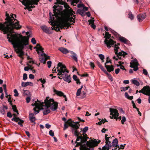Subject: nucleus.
<instances>
[{
	"mask_svg": "<svg viewBox=\"0 0 150 150\" xmlns=\"http://www.w3.org/2000/svg\"><path fill=\"white\" fill-rule=\"evenodd\" d=\"M13 14L11 13L9 16L6 13V21L3 24L1 23V30L4 34H7V38L9 42L11 43L15 49L16 53L19 57L23 59V55L24 52L23 50L25 46L28 45L30 35L23 36L20 34L14 33L13 29H19L21 28L19 25V21L13 17Z\"/></svg>",
	"mask_w": 150,
	"mask_h": 150,
	"instance_id": "obj_1",
	"label": "nucleus"
},
{
	"mask_svg": "<svg viewBox=\"0 0 150 150\" xmlns=\"http://www.w3.org/2000/svg\"><path fill=\"white\" fill-rule=\"evenodd\" d=\"M75 22L74 18L73 17H67L59 23V27L61 29L64 28V27H67V28H68L69 27H71V25L73 24Z\"/></svg>",
	"mask_w": 150,
	"mask_h": 150,
	"instance_id": "obj_2",
	"label": "nucleus"
},
{
	"mask_svg": "<svg viewBox=\"0 0 150 150\" xmlns=\"http://www.w3.org/2000/svg\"><path fill=\"white\" fill-rule=\"evenodd\" d=\"M58 72L57 75L62 77L63 79L65 81L70 83L71 82V78L70 75H68L67 73L69 71L67 70H57Z\"/></svg>",
	"mask_w": 150,
	"mask_h": 150,
	"instance_id": "obj_3",
	"label": "nucleus"
},
{
	"mask_svg": "<svg viewBox=\"0 0 150 150\" xmlns=\"http://www.w3.org/2000/svg\"><path fill=\"white\" fill-rule=\"evenodd\" d=\"M49 98H47L45 100V104L47 105L48 107L50 108V109L52 111L56 110L58 106V103L54 102L53 99H49Z\"/></svg>",
	"mask_w": 150,
	"mask_h": 150,
	"instance_id": "obj_4",
	"label": "nucleus"
},
{
	"mask_svg": "<svg viewBox=\"0 0 150 150\" xmlns=\"http://www.w3.org/2000/svg\"><path fill=\"white\" fill-rule=\"evenodd\" d=\"M56 1L57 2L54 3L55 4H64V7L69 12L67 17H73L74 18V19H75V16L73 14V13H75V12L73 11L72 10L69 6L67 3H65L62 0H56Z\"/></svg>",
	"mask_w": 150,
	"mask_h": 150,
	"instance_id": "obj_5",
	"label": "nucleus"
},
{
	"mask_svg": "<svg viewBox=\"0 0 150 150\" xmlns=\"http://www.w3.org/2000/svg\"><path fill=\"white\" fill-rule=\"evenodd\" d=\"M115 48L114 49V50L115 51V53L117 55L116 56H114L113 57V59L115 60L116 61L118 60L119 59H121V56H122L123 57L127 54V53L126 52L122 51L121 52H119L118 53L117 49L119 48V47L117 45L115 44L114 45Z\"/></svg>",
	"mask_w": 150,
	"mask_h": 150,
	"instance_id": "obj_6",
	"label": "nucleus"
},
{
	"mask_svg": "<svg viewBox=\"0 0 150 150\" xmlns=\"http://www.w3.org/2000/svg\"><path fill=\"white\" fill-rule=\"evenodd\" d=\"M111 35L108 32H106L105 37V43L107 47L110 48L111 46L114 45V41L112 39H110L108 40L110 37Z\"/></svg>",
	"mask_w": 150,
	"mask_h": 150,
	"instance_id": "obj_7",
	"label": "nucleus"
},
{
	"mask_svg": "<svg viewBox=\"0 0 150 150\" xmlns=\"http://www.w3.org/2000/svg\"><path fill=\"white\" fill-rule=\"evenodd\" d=\"M66 123L72 127L71 129H74L75 131L76 130L78 131L77 129H79L80 126L79 122H75L72 121L70 119L66 121Z\"/></svg>",
	"mask_w": 150,
	"mask_h": 150,
	"instance_id": "obj_8",
	"label": "nucleus"
},
{
	"mask_svg": "<svg viewBox=\"0 0 150 150\" xmlns=\"http://www.w3.org/2000/svg\"><path fill=\"white\" fill-rule=\"evenodd\" d=\"M42 102H40L38 100H37V101H35L34 104H32L31 105L33 106H35V107L33 108L34 112L35 114H37L39 112V109L41 108V106L42 105Z\"/></svg>",
	"mask_w": 150,
	"mask_h": 150,
	"instance_id": "obj_9",
	"label": "nucleus"
},
{
	"mask_svg": "<svg viewBox=\"0 0 150 150\" xmlns=\"http://www.w3.org/2000/svg\"><path fill=\"white\" fill-rule=\"evenodd\" d=\"M100 141L99 140L98 141L95 139L94 140H91L87 141L86 144L87 146L90 148H93L98 146V144L100 143Z\"/></svg>",
	"mask_w": 150,
	"mask_h": 150,
	"instance_id": "obj_10",
	"label": "nucleus"
},
{
	"mask_svg": "<svg viewBox=\"0 0 150 150\" xmlns=\"http://www.w3.org/2000/svg\"><path fill=\"white\" fill-rule=\"evenodd\" d=\"M42 105L41 108L39 109V110H43V113L44 115H46L50 112L49 108L46 104H45V102H42Z\"/></svg>",
	"mask_w": 150,
	"mask_h": 150,
	"instance_id": "obj_11",
	"label": "nucleus"
},
{
	"mask_svg": "<svg viewBox=\"0 0 150 150\" xmlns=\"http://www.w3.org/2000/svg\"><path fill=\"white\" fill-rule=\"evenodd\" d=\"M110 115L112 116H110V118L111 119H116L117 117H118L119 116V114L118 112V111L116 109L110 108Z\"/></svg>",
	"mask_w": 150,
	"mask_h": 150,
	"instance_id": "obj_12",
	"label": "nucleus"
},
{
	"mask_svg": "<svg viewBox=\"0 0 150 150\" xmlns=\"http://www.w3.org/2000/svg\"><path fill=\"white\" fill-rule=\"evenodd\" d=\"M40 0H28L27 1L26 3L24 2V1H22L21 3L23 5L26 6L27 4L29 5H38V2Z\"/></svg>",
	"mask_w": 150,
	"mask_h": 150,
	"instance_id": "obj_13",
	"label": "nucleus"
},
{
	"mask_svg": "<svg viewBox=\"0 0 150 150\" xmlns=\"http://www.w3.org/2000/svg\"><path fill=\"white\" fill-rule=\"evenodd\" d=\"M140 93H142L143 94L146 95H150V87L149 86H145L143 88L139 91Z\"/></svg>",
	"mask_w": 150,
	"mask_h": 150,
	"instance_id": "obj_14",
	"label": "nucleus"
},
{
	"mask_svg": "<svg viewBox=\"0 0 150 150\" xmlns=\"http://www.w3.org/2000/svg\"><path fill=\"white\" fill-rule=\"evenodd\" d=\"M40 28L43 31L46 33L50 34L52 33L50 31V28L48 27L45 25H42Z\"/></svg>",
	"mask_w": 150,
	"mask_h": 150,
	"instance_id": "obj_15",
	"label": "nucleus"
},
{
	"mask_svg": "<svg viewBox=\"0 0 150 150\" xmlns=\"http://www.w3.org/2000/svg\"><path fill=\"white\" fill-rule=\"evenodd\" d=\"M36 115V114H35V112H34V113H30L29 115V118L30 121L31 122L34 123V125L35 124V121L36 120V118L35 117V115Z\"/></svg>",
	"mask_w": 150,
	"mask_h": 150,
	"instance_id": "obj_16",
	"label": "nucleus"
},
{
	"mask_svg": "<svg viewBox=\"0 0 150 150\" xmlns=\"http://www.w3.org/2000/svg\"><path fill=\"white\" fill-rule=\"evenodd\" d=\"M71 131L72 132L74 133V134L77 137L76 142L79 141L80 139L81 140V138H82V135L81 136H79V135L80 134V133L78 131H76V130L75 131L74 129H72Z\"/></svg>",
	"mask_w": 150,
	"mask_h": 150,
	"instance_id": "obj_17",
	"label": "nucleus"
},
{
	"mask_svg": "<svg viewBox=\"0 0 150 150\" xmlns=\"http://www.w3.org/2000/svg\"><path fill=\"white\" fill-rule=\"evenodd\" d=\"M130 64V67L131 68L134 67V66H138L139 65L137 60L136 59L132 60Z\"/></svg>",
	"mask_w": 150,
	"mask_h": 150,
	"instance_id": "obj_18",
	"label": "nucleus"
},
{
	"mask_svg": "<svg viewBox=\"0 0 150 150\" xmlns=\"http://www.w3.org/2000/svg\"><path fill=\"white\" fill-rule=\"evenodd\" d=\"M146 14L144 13L138 15L137 16V18L139 21L140 22L142 21L146 18Z\"/></svg>",
	"mask_w": 150,
	"mask_h": 150,
	"instance_id": "obj_19",
	"label": "nucleus"
},
{
	"mask_svg": "<svg viewBox=\"0 0 150 150\" xmlns=\"http://www.w3.org/2000/svg\"><path fill=\"white\" fill-rule=\"evenodd\" d=\"M57 70H67L66 69V67L63 65L62 63L59 62L58 63L57 65Z\"/></svg>",
	"mask_w": 150,
	"mask_h": 150,
	"instance_id": "obj_20",
	"label": "nucleus"
},
{
	"mask_svg": "<svg viewBox=\"0 0 150 150\" xmlns=\"http://www.w3.org/2000/svg\"><path fill=\"white\" fill-rule=\"evenodd\" d=\"M94 21L93 18H92L91 19L89 20H88V22H89V24L90 25L91 27L95 29L96 28V26L94 24Z\"/></svg>",
	"mask_w": 150,
	"mask_h": 150,
	"instance_id": "obj_21",
	"label": "nucleus"
},
{
	"mask_svg": "<svg viewBox=\"0 0 150 150\" xmlns=\"http://www.w3.org/2000/svg\"><path fill=\"white\" fill-rule=\"evenodd\" d=\"M105 67L106 68L107 71L110 72L112 71H113L114 70V66L112 65L110 66L105 65Z\"/></svg>",
	"mask_w": 150,
	"mask_h": 150,
	"instance_id": "obj_22",
	"label": "nucleus"
},
{
	"mask_svg": "<svg viewBox=\"0 0 150 150\" xmlns=\"http://www.w3.org/2000/svg\"><path fill=\"white\" fill-rule=\"evenodd\" d=\"M62 53L64 54H66L69 53V52L67 49L66 48L61 47L58 49Z\"/></svg>",
	"mask_w": 150,
	"mask_h": 150,
	"instance_id": "obj_23",
	"label": "nucleus"
},
{
	"mask_svg": "<svg viewBox=\"0 0 150 150\" xmlns=\"http://www.w3.org/2000/svg\"><path fill=\"white\" fill-rule=\"evenodd\" d=\"M53 92L59 96H63L64 95V93L62 92L57 90L54 88H53Z\"/></svg>",
	"mask_w": 150,
	"mask_h": 150,
	"instance_id": "obj_24",
	"label": "nucleus"
},
{
	"mask_svg": "<svg viewBox=\"0 0 150 150\" xmlns=\"http://www.w3.org/2000/svg\"><path fill=\"white\" fill-rule=\"evenodd\" d=\"M33 86V83L30 82H22L21 83V86L23 87H26L28 86Z\"/></svg>",
	"mask_w": 150,
	"mask_h": 150,
	"instance_id": "obj_25",
	"label": "nucleus"
},
{
	"mask_svg": "<svg viewBox=\"0 0 150 150\" xmlns=\"http://www.w3.org/2000/svg\"><path fill=\"white\" fill-rule=\"evenodd\" d=\"M87 140V138L84 136H82V138H81V142L77 143V144L79 145H81V144L85 142Z\"/></svg>",
	"mask_w": 150,
	"mask_h": 150,
	"instance_id": "obj_26",
	"label": "nucleus"
},
{
	"mask_svg": "<svg viewBox=\"0 0 150 150\" xmlns=\"http://www.w3.org/2000/svg\"><path fill=\"white\" fill-rule=\"evenodd\" d=\"M119 40L121 42L125 44L129 42L128 40L127 39L123 37H120Z\"/></svg>",
	"mask_w": 150,
	"mask_h": 150,
	"instance_id": "obj_27",
	"label": "nucleus"
},
{
	"mask_svg": "<svg viewBox=\"0 0 150 150\" xmlns=\"http://www.w3.org/2000/svg\"><path fill=\"white\" fill-rule=\"evenodd\" d=\"M49 15H50V19H51V21L50 22H51V25L52 26H54L55 25V23H54L53 21L55 19V18H54V17L53 16H53V15H52V16H51V13H49Z\"/></svg>",
	"mask_w": 150,
	"mask_h": 150,
	"instance_id": "obj_28",
	"label": "nucleus"
},
{
	"mask_svg": "<svg viewBox=\"0 0 150 150\" xmlns=\"http://www.w3.org/2000/svg\"><path fill=\"white\" fill-rule=\"evenodd\" d=\"M118 142V141L117 139L116 138L114 139L112 143V145H111V146H112L114 147L117 146Z\"/></svg>",
	"mask_w": 150,
	"mask_h": 150,
	"instance_id": "obj_29",
	"label": "nucleus"
},
{
	"mask_svg": "<svg viewBox=\"0 0 150 150\" xmlns=\"http://www.w3.org/2000/svg\"><path fill=\"white\" fill-rule=\"evenodd\" d=\"M71 54H72L71 56V57L76 62L78 61V59L77 57L76 54L72 51H70Z\"/></svg>",
	"mask_w": 150,
	"mask_h": 150,
	"instance_id": "obj_30",
	"label": "nucleus"
},
{
	"mask_svg": "<svg viewBox=\"0 0 150 150\" xmlns=\"http://www.w3.org/2000/svg\"><path fill=\"white\" fill-rule=\"evenodd\" d=\"M3 88L4 90V91L5 93L6 97V98H8L9 96H10L9 95H8L7 93V91L6 89V86L5 84H3Z\"/></svg>",
	"mask_w": 150,
	"mask_h": 150,
	"instance_id": "obj_31",
	"label": "nucleus"
},
{
	"mask_svg": "<svg viewBox=\"0 0 150 150\" xmlns=\"http://www.w3.org/2000/svg\"><path fill=\"white\" fill-rule=\"evenodd\" d=\"M41 56L44 57L46 61L47 59H50V57L49 56H47L45 53H43L41 54Z\"/></svg>",
	"mask_w": 150,
	"mask_h": 150,
	"instance_id": "obj_32",
	"label": "nucleus"
},
{
	"mask_svg": "<svg viewBox=\"0 0 150 150\" xmlns=\"http://www.w3.org/2000/svg\"><path fill=\"white\" fill-rule=\"evenodd\" d=\"M83 88V86H82L81 87L79 88L77 91L76 92V95L77 96H79L81 94V89Z\"/></svg>",
	"mask_w": 150,
	"mask_h": 150,
	"instance_id": "obj_33",
	"label": "nucleus"
},
{
	"mask_svg": "<svg viewBox=\"0 0 150 150\" xmlns=\"http://www.w3.org/2000/svg\"><path fill=\"white\" fill-rule=\"evenodd\" d=\"M129 88V86H127L125 87H122L120 88V91H125L128 90Z\"/></svg>",
	"mask_w": 150,
	"mask_h": 150,
	"instance_id": "obj_34",
	"label": "nucleus"
},
{
	"mask_svg": "<svg viewBox=\"0 0 150 150\" xmlns=\"http://www.w3.org/2000/svg\"><path fill=\"white\" fill-rule=\"evenodd\" d=\"M132 82L134 84L137 86H139V85L140 84L139 82L136 80H133Z\"/></svg>",
	"mask_w": 150,
	"mask_h": 150,
	"instance_id": "obj_35",
	"label": "nucleus"
},
{
	"mask_svg": "<svg viewBox=\"0 0 150 150\" xmlns=\"http://www.w3.org/2000/svg\"><path fill=\"white\" fill-rule=\"evenodd\" d=\"M39 60L41 63L45 64L46 63V60L45 58L43 57L42 58H39Z\"/></svg>",
	"mask_w": 150,
	"mask_h": 150,
	"instance_id": "obj_36",
	"label": "nucleus"
},
{
	"mask_svg": "<svg viewBox=\"0 0 150 150\" xmlns=\"http://www.w3.org/2000/svg\"><path fill=\"white\" fill-rule=\"evenodd\" d=\"M110 147L105 144V145L103 147L102 150H109Z\"/></svg>",
	"mask_w": 150,
	"mask_h": 150,
	"instance_id": "obj_37",
	"label": "nucleus"
},
{
	"mask_svg": "<svg viewBox=\"0 0 150 150\" xmlns=\"http://www.w3.org/2000/svg\"><path fill=\"white\" fill-rule=\"evenodd\" d=\"M57 8V6L54 5L53 7V8L54 9L53 10L54 13V15L53 16H55V17H57L58 15V13L56 12V8Z\"/></svg>",
	"mask_w": 150,
	"mask_h": 150,
	"instance_id": "obj_38",
	"label": "nucleus"
},
{
	"mask_svg": "<svg viewBox=\"0 0 150 150\" xmlns=\"http://www.w3.org/2000/svg\"><path fill=\"white\" fill-rule=\"evenodd\" d=\"M12 109L13 110V111L17 113L18 114V111L17 110L16 107L15 105H13L12 106Z\"/></svg>",
	"mask_w": 150,
	"mask_h": 150,
	"instance_id": "obj_39",
	"label": "nucleus"
},
{
	"mask_svg": "<svg viewBox=\"0 0 150 150\" xmlns=\"http://www.w3.org/2000/svg\"><path fill=\"white\" fill-rule=\"evenodd\" d=\"M106 140L105 143L106 144L108 145V146H110V147L111 146V142L109 140V139H106Z\"/></svg>",
	"mask_w": 150,
	"mask_h": 150,
	"instance_id": "obj_40",
	"label": "nucleus"
},
{
	"mask_svg": "<svg viewBox=\"0 0 150 150\" xmlns=\"http://www.w3.org/2000/svg\"><path fill=\"white\" fill-rule=\"evenodd\" d=\"M88 127H86L83 128V135H84V134H85L86 132L88 130Z\"/></svg>",
	"mask_w": 150,
	"mask_h": 150,
	"instance_id": "obj_41",
	"label": "nucleus"
},
{
	"mask_svg": "<svg viewBox=\"0 0 150 150\" xmlns=\"http://www.w3.org/2000/svg\"><path fill=\"white\" fill-rule=\"evenodd\" d=\"M77 12L79 13L82 16L84 13V11L83 10H81L79 9L77 10Z\"/></svg>",
	"mask_w": 150,
	"mask_h": 150,
	"instance_id": "obj_42",
	"label": "nucleus"
},
{
	"mask_svg": "<svg viewBox=\"0 0 150 150\" xmlns=\"http://www.w3.org/2000/svg\"><path fill=\"white\" fill-rule=\"evenodd\" d=\"M3 91V90L2 88L1 87L0 92H1V93H1V95L0 98H1V99H3L4 97V94L3 93H2Z\"/></svg>",
	"mask_w": 150,
	"mask_h": 150,
	"instance_id": "obj_43",
	"label": "nucleus"
},
{
	"mask_svg": "<svg viewBox=\"0 0 150 150\" xmlns=\"http://www.w3.org/2000/svg\"><path fill=\"white\" fill-rule=\"evenodd\" d=\"M128 15L129 16V18H130L131 20H133L134 19V16L131 12H130Z\"/></svg>",
	"mask_w": 150,
	"mask_h": 150,
	"instance_id": "obj_44",
	"label": "nucleus"
},
{
	"mask_svg": "<svg viewBox=\"0 0 150 150\" xmlns=\"http://www.w3.org/2000/svg\"><path fill=\"white\" fill-rule=\"evenodd\" d=\"M29 93V92L28 91L25 90L24 91L23 93V95L24 96H26L28 95V94Z\"/></svg>",
	"mask_w": 150,
	"mask_h": 150,
	"instance_id": "obj_45",
	"label": "nucleus"
},
{
	"mask_svg": "<svg viewBox=\"0 0 150 150\" xmlns=\"http://www.w3.org/2000/svg\"><path fill=\"white\" fill-rule=\"evenodd\" d=\"M19 121H20L18 122V124L20 125L21 127H22L23 125L22 123L24 122V121L21 119H20Z\"/></svg>",
	"mask_w": 150,
	"mask_h": 150,
	"instance_id": "obj_46",
	"label": "nucleus"
},
{
	"mask_svg": "<svg viewBox=\"0 0 150 150\" xmlns=\"http://www.w3.org/2000/svg\"><path fill=\"white\" fill-rule=\"evenodd\" d=\"M51 28L52 30H55L56 31H60V29L58 28L57 27H51Z\"/></svg>",
	"mask_w": 150,
	"mask_h": 150,
	"instance_id": "obj_47",
	"label": "nucleus"
},
{
	"mask_svg": "<svg viewBox=\"0 0 150 150\" xmlns=\"http://www.w3.org/2000/svg\"><path fill=\"white\" fill-rule=\"evenodd\" d=\"M80 150H94V149L92 148L91 150L89 148L84 147L81 149Z\"/></svg>",
	"mask_w": 150,
	"mask_h": 150,
	"instance_id": "obj_48",
	"label": "nucleus"
},
{
	"mask_svg": "<svg viewBox=\"0 0 150 150\" xmlns=\"http://www.w3.org/2000/svg\"><path fill=\"white\" fill-rule=\"evenodd\" d=\"M32 5H29L28 4H27V5L25 6H27V8L28 9L33 8L35 7V6H33Z\"/></svg>",
	"mask_w": 150,
	"mask_h": 150,
	"instance_id": "obj_49",
	"label": "nucleus"
},
{
	"mask_svg": "<svg viewBox=\"0 0 150 150\" xmlns=\"http://www.w3.org/2000/svg\"><path fill=\"white\" fill-rule=\"evenodd\" d=\"M126 121V118L125 116H123L122 117V120L121 121V122L122 124H124V122H125Z\"/></svg>",
	"mask_w": 150,
	"mask_h": 150,
	"instance_id": "obj_50",
	"label": "nucleus"
},
{
	"mask_svg": "<svg viewBox=\"0 0 150 150\" xmlns=\"http://www.w3.org/2000/svg\"><path fill=\"white\" fill-rule=\"evenodd\" d=\"M81 95L83 98L85 97L86 96V91H83L81 93Z\"/></svg>",
	"mask_w": 150,
	"mask_h": 150,
	"instance_id": "obj_51",
	"label": "nucleus"
},
{
	"mask_svg": "<svg viewBox=\"0 0 150 150\" xmlns=\"http://www.w3.org/2000/svg\"><path fill=\"white\" fill-rule=\"evenodd\" d=\"M27 79V74L25 73L23 74V80L25 81Z\"/></svg>",
	"mask_w": 150,
	"mask_h": 150,
	"instance_id": "obj_52",
	"label": "nucleus"
},
{
	"mask_svg": "<svg viewBox=\"0 0 150 150\" xmlns=\"http://www.w3.org/2000/svg\"><path fill=\"white\" fill-rule=\"evenodd\" d=\"M31 42L33 44H35L36 43V41L34 38H32Z\"/></svg>",
	"mask_w": 150,
	"mask_h": 150,
	"instance_id": "obj_53",
	"label": "nucleus"
},
{
	"mask_svg": "<svg viewBox=\"0 0 150 150\" xmlns=\"http://www.w3.org/2000/svg\"><path fill=\"white\" fill-rule=\"evenodd\" d=\"M14 92L15 93L14 95V96H15L16 97L18 96V91L16 89H15L14 90Z\"/></svg>",
	"mask_w": 150,
	"mask_h": 150,
	"instance_id": "obj_54",
	"label": "nucleus"
},
{
	"mask_svg": "<svg viewBox=\"0 0 150 150\" xmlns=\"http://www.w3.org/2000/svg\"><path fill=\"white\" fill-rule=\"evenodd\" d=\"M99 57L101 60H103L105 58L104 56L101 54L99 55Z\"/></svg>",
	"mask_w": 150,
	"mask_h": 150,
	"instance_id": "obj_55",
	"label": "nucleus"
},
{
	"mask_svg": "<svg viewBox=\"0 0 150 150\" xmlns=\"http://www.w3.org/2000/svg\"><path fill=\"white\" fill-rule=\"evenodd\" d=\"M47 64L48 65V67L49 68H50L51 67L52 62L51 61H48L47 62Z\"/></svg>",
	"mask_w": 150,
	"mask_h": 150,
	"instance_id": "obj_56",
	"label": "nucleus"
},
{
	"mask_svg": "<svg viewBox=\"0 0 150 150\" xmlns=\"http://www.w3.org/2000/svg\"><path fill=\"white\" fill-rule=\"evenodd\" d=\"M38 81H40L43 84H44L46 82V81L44 79H42V78H41L38 80Z\"/></svg>",
	"mask_w": 150,
	"mask_h": 150,
	"instance_id": "obj_57",
	"label": "nucleus"
},
{
	"mask_svg": "<svg viewBox=\"0 0 150 150\" xmlns=\"http://www.w3.org/2000/svg\"><path fill=\"white\" fill-rule=\"evenodd\" d=\"M89 65L93 69H94L95 67L94 63L92 62H90L89 63Z\"/></svg>",
	"mask_w": 150,
	"mask_h": 150,
	"instance_id": "obj_58",
	"label": "nucleus"
},
{
	"mask_svg": "<svg viewBox=\"0 0 150 150\" xmlns=\"http://www.w3.org/2000/svg\"><path fill=\"white\" fill-rule=\"evenodd\" d=\"M49 134L52 137H53L54 135V132L52 130H51L49 131Z\"/></svg>",
	"mask_w": 150,
	"mask_h": 150,
	"instance_id": "obj_59",
	"label": "nucleus"
},
{
	"mask_svg": "<svg viewBox=\"0 0 150 150\" xmlns=\"http://www.w3.org/2000/svg\"><path fill=\"white\" fill-rule=\"evenodd\" d=\"M72 1L71 2V4L73 5V4L74 3H75L76 4H77V3L79 1V0H72Z\"/></svg>",
	"mask_w": 150,
	"mask_h": 150,
	"instance_id": "obj_60",
	"label": "nucleus"
},
{
	"mask_svg": "<svg viewBox=\"0 0 150 150\" xmlns=\"http://www.w3.org/2000/svg\"><path fill=\"white\" fill-rule=\"evenodd\" d=\"M143 74L146 75H148V73L147 71V70L145 69H144L143 70Z\"/></svg>",
	"mask_w": 150,
	"mask_h": 150,
	"instance_id": "obj_61",
	"label": "nucleus"
},
{
	"mask_svg": "<svg viewBox=\"0 0 150 150\" xmlns=\"http://www.w3.org/2000/svg\"><path fill=\"white\" fill-rule=\"evenodd\" d=\"M73 79L75 81H77V80L78 79L77 76L75 75H73Z\"/></svg>",
	"mask_w": 150,
	"mask_h": 150,
	"instance_id": "obj_62",
	"label": "nucleus"
},
{
	"mask_svg": "<svg viewBox=\"0 0 150 150\" xmlns=\"http://www.w3.org/2000/svg\"><path fill=\"white\" fill-rule=\"evenodd\" d=\"M7 116L10 118H11L12 117V115L10 112H8L7 113Z\"/></svg>",
	"mask_w": 150,
	"mask_h": 150,
	"instance_id": "obj_63",
	"label": "nucleus"
},
{
	"mask_svg": "<svg viewBox=\"0 0 150 150\" xmlns=\"http://www.w3.org/2000/svg\"><path fill=\"white\" fill-rule=\"evenodd\" d=\"M67 124V123H66V122H65V123L64 124V130H65L66 129H67L68 127V125H67V124Z\"/></svg>",
	"mask_w": 150,
	"mask_h": 150,
	"instance_id": "obj_64",
	"label": "nucleus"
}]
</instances>
